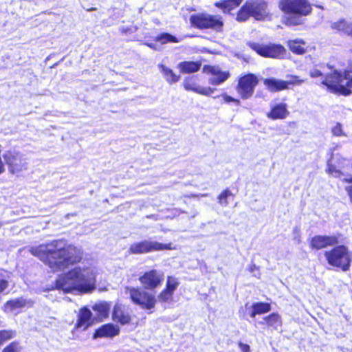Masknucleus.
<instances>
[{"instance_id":"obj_13","label":"nucleus","mask_w":352,"mask_h":352,"mask_svg":"<svg viewBox=\"0 0 352 352\" xmlns=\"http://www.w3.org/2000/svg\"><path fill=\"white\" fill-rule=\"evenodd\" d=\"M138 280L144 289L154 290L162 285L164 274L162 271L151 269L144 272Z\"/></svg>"},{"instance_id":"obj_18","label":"nucleus","mask_w":352,"mask_h":352,"mask_svg":"<svg viewBox=\"0 0 352 352\" xmlns=\"http://www.w3.org/2000/svg\"><path fill=\"white\" fill-rule=\"evenodd\" d=\"M183 86L186 91H193L206 96H210L215 91V89L210 87H200L197 84V77L196 76L186 77L183 82Z\"/></svg>"},{"instance_id":"obj_5","label":"nucleus","mask_w":352,"mask_h":352,"mask_svg":"<svg viewBox=\"0 0 352 352\" xmlns=\"http://www.w3.org/2000/svg\"><path fill=\"white\" fill-rule=\"evenodd\" d=\"M327 263L333 267L346 272L350 270L351 255L349 248L343 244L336 245L332 248L324 252Z\"/></svg>"},{"instance_id":"obj_3","label":"nucleus","mask_w":352,"mask_h":352,"mask_svg":"<svg viewBox=\"0 0 352 352\" xmlns=\"http://www.w3.org/2000/svg\"><path fill=\"white\" fill-rule=\"evenodd\" d=\"M56 285L65 292L78 289L83 292H89L94 289V283L89 282L80 267H74L63 274L56 280Z\"/></svg>"},{"instance_id":"obj_46","label":"nucleus","mask_w":352,"mask_h":352,"mask_svg":"<svg viewBox=\"0 0 352 352\" xmlns=\"http://www.w3.org/2000/svg\"><path fill=\"white\" fill-rule=\"evenodd\" d=\"M347 79V81L345 84V85H344V87H347V89L349 90V91H351V88H352V77L351 78H346Z\"/></svg>"},{"instance_id":"obj_47","label":"nucleus","mask_w":352,"mask_h":352,"mask_svg":"<svg viewBox=\"0 0 352 352\" xmlns=\"http://www.w3.org/2000/svg\"><path fill=\"white\" fill-rule=\"evenodd\" d=\"M345 161H346V159H345V158H344V157H340L338 160V161H337V162H336V163H337L338 166H339L342 167V166H343V164H344V162Z\"/></svg>"},{"instance_id":"obj_6","label":"nucleus","mask_w":352,"mask_h":352,"mask_svg":"<svg viewBox=\"0 0 352 352\" xmlns=\"http://www.w3.org/2000/svg\"><path fill=\"white\" fill-rule=\"evenodd\" d=\"M248 46L258 55L264 58L282 59L287 54L285 47L280 43L248 42Z\"/></svg>"},{"instance_id":"obj_23","label":"nucleus","mask_w":352,"mask_h":352,"mask_svg":"<svg viewBox=\"0 0 352 352\" xmlns=\"http://www.w3.org/2000/svg\"><path fill=\"white\" fill-rule=\"evenodd\" d=\"M201 67L200 60H184L179 63L177 67L182 74H190L198 72Z\"/></svg>"},{"instance_id":"obj_24","label":"nucleus","mask_w":352,"mask_h":352,"mask_svg":"<svg viewBox=\"0 0 352 352\" xmlns=\"http://www.w3.org/2000/svg\"><path fill=\"white\" fill-rule=\"evenodd\" d=\"M243 0H221L214 3V6L221 10L223 13H230L238 8Z\"/></svg>"},{"instance_id":"obj_35","label":"nucleus","mask_w":352,"mask_h":352,"mask_svg":"<svg viewBox=\"0 0 352 352\" xmlns=\"http://www.w3.org/2000/svg\"><path fill=\"white\" fill-rule=\"evenodd\" d=\"M179 285V282L177 278L168 276L166 278V282L164 288L174 294V292L177 289Z\"/></svg>"},{"instance_id":"obj_29","label":"nucleus","mask_w":352,"mask_h":352,"mask_svg":"<svg viewBox=\"0 0 352 352\" xmlns=\"http://www.w3.org/2000/svg\"><path fill=\"white\" fill-rule=\"evenodd\" d=\"M159 67L163 74V76L169 84L177 82L180 80V76L176 74L173 69L162 64L160 65Z\"/></svg>"},{"instance_id":"obj_40","label":"nucleus","mask_w":352,"mask_h":352,"mask_svg":"<svg viewBox=\"0 0 352 352\" xmlns=\"http://www.w3.org/2000/svg\"><path fill=\"white\" fill-rule=\"evenodd\" d=\"M342 182L346 184H352V176L344 178L342 179ZM345 190L349 196L350 202L352 204V185L346 186Z\"/></svg>"},{"instance_id":"obj_8","label":"nucleus","mask_w":352,"mask_h":352,"mask_svg":"<svg viewBox=\"0 0 352 352\" xmlns=\"http://www.w3.org/2000/svg\"><path fill=\"white\" fill-rule=\"evenodd\" d=\"M189 21L192 27L199 30L212 29L219 32L223 26V21L220 16L205 13L192 14Z\"/></svg>"},{"instance_id":"obj_34","label":"nucleus","mask_w":352,"mask_h":352,"mask_svg":"<svg viewBox=\"0 0 352 352\" xmlns=\"http://www.w3.org/2000/svg\"><path fill=\"white\" fill-rule=\"evenodd\" d=\"M157 300L161 304L170 303L173 300V294L163 288L157 295Z\"/></svg>"},{"instance_id":"obj_33","label":"nucleus","mask_w":352,"mask_h":352,"mask_svg":"<svg viewBox=\"0 0 352 352\" xmlns=\"http://www.w3.org/2000/svg\"><path fill=\"white\" fill-rule=\"evenodd\" d=\"M332 160L333 156L327 161L326 172L334 177H340L344 173L340 169L336 168V166Z\"/></svg>"},{"instance_id":"obj_17","label":"nucleus","mask_w":352,"mask_h":352,"mask_svg":"<svg viewBox=\"0 0 352 352\" xmlns=\"http://www.w3.org/2000/svg\"><path fill=\"white\" fill-rule=\"evenodd\" d=\"M111 319L116 323L124 326L131 323L133 317L127 306L116 302L112 309Z\"/></svg>"},{"instance_id":"obj_19","label":"nucleus","mask_w":352,"mask_h":352,"mask_svg":"<svg viewBox=\"0 0 352 352\" xmlns=\"http://www.w3.org/2000/svg\"><path fill=\"white\" fill-rule=\"evenodd\" d=\"M120 332V329L117 324L111 322L107 323L95 329L92 335V338H112L116 336H118Z\"/></svg>"},{"instance_id":"obj_30","label":"nucleus","mask_w":352,"mask_h":352,"mask_svg":"<svg viewBox=\"0 0 352 352\" xmlns=\"http://www.w3.org/2000/svg\"><path fill=\"white\" fill-rule=\"evenodd\" d=\"M28 304V302L25 299L23 298H16L14 299H10L8 300L5 306L7 307L10 311H14L18 309L23 308L25 307Z\"/></svg>"},{"instance_id":"obj_20","label":"nucleus","mask_w":352,"mask_h":352,"mask_svg":"<svg viewBox=\"0 0 352 352\" xmlns=\"http://www.w3.org/2000/svg\"><path fill=\"white\" fill-rule=\"evenodd\" d=\"M289 115L288 106L284 102L271 105L270 111L266 113L267 118L272 120H285Z\"/></svg>"},{"instance_id":"obj_9","label":"nucleus","mask_w":352,"mask_h":352,"mask_svg":"<svg viewBox=\"0 0 352 352\" xmlns=\"http://www.w3.org/2000/svg\"><path fill=\"white\" fill-rule=\"evenodd\" d=\"M344 78L343 73L334 69L325 75L324 79L321 81V85L324 86L330 93L348 96L352 94V91H349L347 87L341 85Z\"/></svg>"},{"instance_id":"obj_42","label":"nucleus","mask_w":352,"mask_h":352,"mask_svg":"<svg viewBox=\"0 0 352 352\" xmlns=\"http://www.w3.org/2000/svg\"><path fill=\"white\" fill-rule=\"evenodd\" d=\"M238 346L240 348L241 352H251L250 347L248 344L239 342Z\"/></svg>"},{"instance_id":"obj_45","label":"nucleus","mask_w":352,"mask_h":352,"mask_svg":"<svg viewBox=\"0 0 352 352\" xmlns=\"http://www.w3.org/2000/svg\"><path fill=\"white\" fill-rule=\"evenodd\" d=\"M349 69L344 70L343 72L344 79L348 78L349 73H352V62L349 63Z\"/></svg>"},{"instance_id":"obj_38","label":"nucleus","mask_w":352,"mask_h":352,"mask_svg":"<svg viewBox=\"0 0 352 352\" xmlns=\"http://www.w3.org/2000/svg\"><path fill=\"white\" fill-rule=\"evenodd\" d=\"M288 78L289 80H285L287 83L288 89H291V87L294 86L301 85L305 81L304 79L300 78V77L296 75H289L288 76Z\"/></svg>"},{"instance_id":"obj_31","label":"nucleus","mask_w":352,"mask_h":352,"mask_svg":"<svg viewBox=\"0 0 352 352\" xmlns=\"http://www.w3.org/2000/svg\"><path fill=\"white\" fill-rule=\"evenodd\" d=\"M155 41L160 42L161 44H166L168 43H178L179 39L167 32H163L157 35L155 38Z\"/></svg>"},{"instance_id":"obj_10","label":"nucleus","mask_w":352,"mask_h":352,"mask_svg":"<svg viewBox=\"0 0 352 352\" xmlns=\"http://www.w3.org/2000/svg\"><path fill=\"white\" fill-rule=\"evenodd\" d=\"M259 80L253 73H247L240 76L237 80L235 89L242 100H248L252 97Z\"/></svg>"},{"instance_id":"obj_22","label":"nucleus","mask_w":352,"mask_h":352,"mask_svg":"<svg viewBox=\"0 0 352 352\" xmlns=\"http://www.w3.org/2000/svg\"><path fill=\"white\" fill-rule=\"evenodd\" d=\"M263 84L271 92H278L288 89L287 83L285 80L274 78H268L263 80Z\"/></svg>"},{"instance_id":"obj_27","label":"nucleus","mask_w":352,"mask_h":352,"mask_svg":"<svg viewBox=\"0 0 352 352\" xmlns=\"http://www.w3.org/2000/svg\"><path fill=\"white\" fill-rule=\"evenodd\" d=\"M252 311L250 313L251 318H254L256 315L264 314L271 310V305L269 302H259L252 305Z\"/></svg>"},{"instance_id":"obj_36","label":"nucleus","mask_w":352,"mask_h":352,"mask_svg":"<svg viewBox=\"0 0 352 352\" xmlns=\"http://www.w3.org/2000/svg\"><path fill=\"white\" fill-rule=\"evenodd\" d=\"M234 197V194L229 188L224 189L217 197L218 203L223 206H226L228 204V197Z\"/></svg>"},{"instance_id":"obj_39","label":"nucleus","mask_w":352,"mask_h":352,"mask_svg":"<svg viewBox=\"0 0 352 352\" xmlns=\"http://www.w3.org/2000/svg\"><path fill=\"white\" fill-rule=\"evenodd\" d=\"M221 97L223 98V102H225V103L228 104V103L233 102L234 104H235L237 106L241 104V101L239 99L234 98L232 96H230L226 93L222 94Z\"/></svg>"},{"instance_id":"obj_2","label":"nucleus","mask_w":352,"mask_h":352,"mask_svg":"<svg viewBox=\"0 0 352 352\" xmlns=\"http://www.w3.org/2000/svg\"><path fill=\"white\" fill-rule=\"evenodd\" d=\"M278 8L289 15L283 21L289 27L301 25V17L308 16L312 12L311 4L308 0H279Z\"/></svg>"},{"instance_id":"obj_7","label":"nucleus","mask_w":352,"mask_h":352,"mask_svg":"<svg viewBox=\"0 0 352 352\" xmlns=\"http://www.w3.org/2000/svg\"><path fill=\"white\" fill-rule=\"evenodd\" d=\"M131 301L144 310L154 309L157 304L155 296L138 287H126Z\"/></svg>"},{"instance_id":"obj_41","label":"nucleus","mask_w":352,"mask_h":352,"mask_svg":"<svg viewBox=\"0 0 352 352\" xmlns=\"http://www.w3.org/2000/svg\"><path fill=\"white\" fill-rule=\"evenodd\" d=\"M332 133L336 136H341L343 135L342 127L341 124L337 123L331 129Z\"/></svg>"},{"instance_id":"obj_21","label":"nucleus","mask_w":352,"mask_h":352,"mask_svg":"<svg viewBox=\"0 0 352 352\" xmlns=\"http://www.w3.org/2000/svg\"><path fill=\"white\" fill-rule=\"evenodd\" d=\"M111 303L107 301H99L92 305L91 309L96 313V322H102L107 318L111 310Z\"/></svg>"},{"instance_id":"obj_44","label":"nucleus","mask_w":352,"mask_h":352,"mask_svg":"<svg viewBox=\"0 0 352 352\" xmlns=\"http://www.w3.org/2000/svg\"><path fill=\"white\" fill-rule=\"evenodd\" d=\"M309 76L311 78H318L322 76V73L319 69H314L309 72Z\"/></svg>"},{"instance_id":"obj_32","label":"nucleus","mask_w":352,"mask_h":352,"mask_svg":"<svg viewBox=\"0 0 352 352\" xmlns=\"http://www.w3.org/2000/svg\"><path fill=\"white\" fill-rule=\"evenodd\" d=\"M16 336V331L12 329L0 330V348L7 342Z\"/></svg>"},{"instance_id":"obj_14","label":"nucleus","mask_w":352,"mask_h":352,"mask_svg":"<svg viewBox=\"0 0 352 352\" xmlns=\"http://www.w3.org/2000/svg\"><path fill=\"white\" fill-rule=\"evenodd\" d=\"M96 323V318L93 316L91 311L87 306L80 307L76 316V321L72 333L77 331H86Z\"/></svg>"},{"instance_id":"obj_15","label":"nucleus","mask_w":352,"mask_h":352,"mask_svg":"<svg viewBox=\"0 0 352 352\" xmlns=\"http://www.w3.org/2000/svg\"><path fill=\"white\" fill-rule=\"evenodd\" d=\"M339 243L337 235H314L309 240V246L311 250L318 251Z\"/></svg>"},{"instance_id":"obj_26","label":"nucleus","mask_w":352,"mask_h":352,"mask_svg":"<svg viewBox=\"0 0 352 352\" xmlns=\"http://www.w3.org/2000/svg\"><path fill=\"white\" fill-rule=\"evenodd\" d=\"M331 28L344 34L352 37V23L344 19H340L332 23Z\"/></svg>"},{"instance_id":"obj_12","label":"nucleus","mask_w":352,"mask_h":352,"mask_svg":"<svg viewBox=\"0 0 352 352\" xmlns=\"http://www.w3.org/2000/svg\"><path fill=\"white\" fill-rule=\"evenodd\" d=\"M3 158L12 174H17L28 169L26 159L19 151H7L3 153Z\"/></svg>"},{"instance_id":"obj_43","label":"nucleus","mask_w":352,"mask_h":352,"mask_svg":"<svg viewBox=\"0 0 352 352\" xmlns=\"http://www.w3.org/2000/svg\"><path fill=\"white\" fill-rule=\"evenodd\" d=\"M8 287V281L3 278H0V294L2 293Z\"/></svg>"},{"instance_id":"obj_49","label":"nucleus","mask_w":352,"mask_h":352,"mask_svg":"<svg viewBox=\"0 0 352 352\" xmlns=\"http://www.w3.org/2000/svg\"><path fill=\"white\" fill-rule=\"evenodd\" d=\"M148 46L150 47H152L151 44H148Z\"/></svg>"},{"instance_id":"obj_48","label":"nucleus","mask_w":352,"mask_h":352,"mask_svg":"<svg viewBox=\"0 0 352 352\" xmlns=\"http://www.w3.org/2000/svg\"><path fill=\"white\" fill-rule=\"evenodd\" d=\"M248 270L250 272H253L254 271L258 270V267L255 264L252 263L251 265H250Z\"/></svg>"},{"instance_id":"obj_28","label":"nucleus","mask_w":352,"mask_h":352,"mask_svg":"<svg viewBox=\"0 0 352 352\" xmlns=\"http://www.w3.org/2000/svg\"><path fill=\"white\" fill-rule=\"evenodd\" d=\"M263 320L265 325L272 329L276 330L282 326V319L278 313H272L264 317Z\"/></svg>"},{"instance_id":"obj_4","label":"nucleus","mask_w":352,"mask_h":352,"mask_svg":"<svg viewBox=\"0 0 352 352\" xmlns=\"http://www.w3.org/2000/svg\"><path fill=\"white\" fill-rule=\"evenodd\" d=\"M270 16L265 0H247L237 11L236 20L244 22L252 17L256 21H263Z\"/></svg>"},{"instance_id":"obj_16","label":"nucleus","mask_w":352,"mask_h":352,"mask_svg":"<svg viewBox=\"0 0 352 352\" xmlns=\"http://www.w3.org/2000/svg\"><path fill=\"white\" fill-rule=\"evenodd\" d=\"M202 71L204 73L212 76L209 80V83L214 86L223 83L230 77L229 71H222L218 66L215 65H205Z\"/></svg>"},{"instance_id":"obj_37","label":"nucleus","mask_w":352,"mask_h":352,"mask_svg":"<svg viewBox=\"0 0 352 352\" xmlns=\"http://www.w3.org/2000/svg\"><path fill=\"white\" fill-rule=\"evenodd\" d=\"M22 350V346L19 341L14 340L10 342L3 348L1 352H20Z\"/></svg>"},{"instance_id":"obj_1","label":"nucleus","mask_w":352,"mask_h":352,"mask_svg":"<svg viewBox=\"0 0 352 352\" xmlns=\"http://www.w3.org/2000/svg\"><path fill=\"white\" fill-rule=\"evenodd\" d=\"M29 252L53 273L64 271L81 263L84 256L81 248L63 239H53L32 246Z\"/></svg>"},{"instance_id":"obj_11","label":"nucleus","mask_w":352,"mask_h":352,"mask_svg":"<svg viewBox=\"0 0 352 352\" xmlns=\"http://www.w3.org/2000/svg\"><path fill=\"white\" fill-rule=\"evenodd\" d=\"M171 243H161L157 241L143 240L132 243L129 248V252L132 254H142L151 252L173 250Z\"/></svg>"},{"instance_id":"obj_25","label":"nucleus","mask_w":352,"mask_h":352,"mask_svg":"<svg viewBox=\"0 0 352 352\" xmlns=\"http://www.w3.org/2000/svg\"><path fill=\"white\" fill-rule=\"evenodd\" d=\"M287 46L292 53L297 55H302L307 51L306 43L301 38L289 40Z\"/></svg>"}]
</instances>
